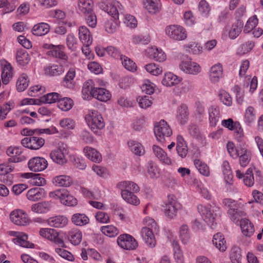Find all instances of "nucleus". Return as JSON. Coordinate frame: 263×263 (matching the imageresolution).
<instances>
[{
	"label": "nucleus",
	"mask_w": 263,
	"mask_h": 263,
	"mask_svg": "<svg viewBox=\"0 0 263 263\" xmlns=\"http://www.w3.org/2000/svg\"><path fill=\"white\" fill-rule=\"evenodd\" d=\"M117 187L121 191L122 198L125 201L134 205L139 204L140 200L134 194L140 191L136 183L130 181H121L117 184Z\"/></svg>",
	"instance_id": "1"
},
{
	"label": "nucleus",
	"mask_w": 263,
	"mask_h": 263,
	"mask_svg": "<svg viewBox=\"0 0 263 263\" xmlns=\"http://www.w3.org/2000/svg\"><path fill=\"white\" fill-rule=\"evenodd\" d=\"M85 120L88 126L96 135H98L105 125L102 115L97 110H88L85 116Z\"/></svg>",
	"instance_id": "2"
},
{
	"label": "nucleus",
	"mask_w": 263,
	"mask_h": 263,
	"mask_svg": "<svg viewBox=\"0 0 263 263\" xmlns=\"http://www.w3.org/2000/svg\"><path fill=\"white\" fill-rule=\"evenodd\" d=\"M197 209L205 222L212 229H214L216 225V218L220 214V208L211 205L200 204L198 205Z\"/></svg>",
	"instance_id": "3"
},
{
	"label": "nucleus",
	"mask_w": 263,
	"mask_h": 263,
	"mask_svg": "<svg viewBox=\"0 0 263 263\" xmlns=\"http://www.w3.org/2000/svg\"><path fill=\"white\" fill-rule=\"evenodd\" d=\"M163 206L164 215L169 219H174L177 215V211L182 207L175 196L173 194L167 196V201Z\"/></svg>",
	"instance_id": "4"
},
{
	"label": "nucleus",
	"mask_w": 263,
	"mask_h": 263,
	"mask_svg": "<svg viewBox=\"0 0 263 263\" xmlns=\"http://www.w3.org/2000/svg\"><path fill=\"white\" fill-rule=\"evenodd\" d=\"M50 198L55 199H60L61 202L67 206H73L77 204V200L73 196L70 195L65 190H57L49 193Z\"/></svg>",
	"instance_id": "5"
},
{
	"label": "nucleus",
	"mask_w": 263,
	"mask_h": 263,
	"mask_svg": "<svg viewBox=\"0 0 263 263\" xmlns=\"http://www.w3.org/2000/svg\"><path fill=\"white\" fill-rule=\"evenodd\" d=\"M165 33L170 39L175 41H183L187 37L185 29L178 25H170L166 26Z\"/></svg>",
	"instance_id": "6"
},
{
	"label": "nucleus",
	"mask_w": 263,
	"mask_h": 263,
	"mask_svg": "<svg viewBox=\"0 0 263 263\" xmlns=\"http://www.w3.org/2000/svg\"><path fill=\"white\" fill-rule=\"evenodd\" d=\"M154 133L157 140L160 143H163L165 138L170 137L172 130L164 120H161L154 127Z\"/></svg>",
	"instance_id": "7"
},
{
	"label": "nucleus",
	"mask_w": 263,
	"mask_h": 263,
	"mask_svg": "<svg viewBox=\"0 0 263 263\" xmlns=\"http://www.w3.org/2000/svg\"><path fill=\"white\" fill-rule=\"evenodd\" d=\"M118 245L122 249L133 250L138 247V242L134 237L127 234L120 235L117 238Z\"/></svg>",
	"instance_id": "8"
},
{
	"label": "nucleus",
	"mask_w": 263,
	"mask_h": 263,
	"mask_svg": "<svg viewBox=\"0 0 263 263\" xmlns=\"http://www.w3.org/2000/svg\"><path fill=\"white\" fill-rule=\"evenodd\" d=\"M11 221L15 225L25 226L30 222V219L27 213L22 210L17 209L13 211L10 214Z\"/></svg>",
	"instance_id": "9"
},
{
	"label": "nucleus",
	"mask_w": 263,
	"mask_h": 263,
	"mask_svg": "<svg viewBox=\"0 0 263 263\" xmlns=\"http://www.w3.org/2000/svg\"><path fill=\"white\" fill-rule=\"evenodd\" d=\"M43 48L45 49H48L46 54L49 57H54L62 59L63 60H67V55L62 51L64 47L63 45H53L51 44H44Z\"/></svg>",
	"instance_id": "10"
},
{
	"label": "nucleus",
	"mask_w": 263,
	"mask_h": 263,
	"mask_svg": "<svg viewBox=\"0 0 263 263\" xmlns=\"http://www.w3.org/2000/svg\"><path fill=\"white\" fill-rule=\"evenodd\" d=\"M179 68L184 73L196 75L201 71L200 65L192 61L190 59L182 61L179 64Z\"/></svg>",
	"instance_id": "11"
},
{
	"label": "nucleus",
	"mask_w": 263,
	"mask_h": 263,
	"mask_svg": "<svg viewBox=\"0 0 263 263\" xmlns=\"http://www.w3.org/2000/svg\"><path fill=\"white\" fill-rule=\"evenodd\" d=\"M21 144L31 149H39L45 144L44 139L37 136L27 137L21 140Z\"/></svg>",
	"instance_id": "12"
},
{
	"label": "nucleus",
	"mask_w": 263,
	"mask_h": 263,
	"mask_svg": "<svg viewBox=\"0 0 263 263\" xmlns=\"http://www.w3.org/2000/svg\"><path fill=\"white\" fill-rule=\"evenodd\" d=\"M39 233L41 236L54 242L59 246L63 247L64 245L63 240L59 238L58 233L53 229L42 228Z\"/></svg>",
	"instance_id": "13"
},
{
	"label": "nucleus",
	"mask_w": 263,
	"mask_h": 263,
	"mask_svg": "<svg viewBox=\"0 0 263 263\" xmlns=\"http://www.w3.org/2000/svg\"><path fill=\"white\" fill-rule=\"evenodd\" d=\"M29 170L33 172H41L45 170L47 166V161L43 157H35L30 159L28 162Z\"/></svg>",
	"instance_id": "14"
},
{
	"label": "nucleus",
	"mask_w": 263,
	"mask_h": 263,
	"mask_svg": "<svg viewBox=\"0 0 263 263\" xmlns=\"http://www.w3.org/2000/svg\"><path fill=\"white\" fill-rule=\"evenodd\" d=\"M66 155V149L64 147H59L51 152L50 157L54 162L62 165L67 162Z\"/></svg>",
	"instance_id": "15"
},
{
	"label": "nucleus",
	"mask_w": 263,
	"mask_h": 263,
	"mask_svg": "<svg viewBox=\"0 0 263 263\" xmlns=\"http://www.w3.org/2000/svg\"><path fill=\"white\" fill-rule=\"evenodd\" d=\"M98 85L103 86L104 82L102 81H100H100H96L95 82L92 80H88L84 83L82 92L84 99H89L91 97L92 91Z\"/></svg>",
	"instance_id": "16"
},
{
	"label": "nucleus",
	"mask_w": 263,
	"mask_h": 263,
	"mask_svg": "<svg viewBox=\"0 0 263 263\" xmlns=\"http://www.w3.org/2000/svg\"><path fill=\"white\" fill-rule=\"evenodd\" d=\"M102 7L103 9L115 20L118 18L120 13H122V6L119 2H112L104 7L103 5Z\"/></svg>",
	"instance_id": "17"
},
{
	"label": "nucleus",
	"mask_w": 263,
	"mask_h": 263,
	"mask_svg": "<svg viewBox=\"0 0 263 263\" xmlns=\"http://www.w3.org/2000/svg\"><path fill=\"white\" fill-rule=\"evenodd\" d=\"M154 229L147 227H143L141 231L142 237L145 243L150 248H154L156 241L154 235Z\"/></svg>",
	"instance_id": "18"
},
{
	"label": "nucleus",
	"mask_w": 263,
	"mask_h": 263,
	"mask_svg": "<svg viewBox=\"0 0 263 263\" xmlns=\"http://www.w3.org/2000/svg\"><path fill=\"white\" fill-rule=\"evenodd\" d=\"M53 207V202L50 201H43L31 205V211L37 214H46L50 211Z\"/></svg>",
	"instance_id": "19"
},
{
	"label": "nucleus",
	"mask_w": 263,
	"mask_h": 263,
	"mask_svg": "<svg viewBox=\"0 0 263 263\" xmlns=\"http://www.w3.org/2000/svg\"><path fill=\"white\" fill-rule=\"evenodd\" d=\"M7 155L10 157L8 161L10 163H16L23 161L24 156H20L22 153V149L18 147H9L6 151Z\"/></svg>",
	"instance_id": "20"
},
{
	"label": "nucleus",
	"mask_w": 263,
	"mask_h": 263,
	"mask_svg": "<svg viewBox=\"0 0 263 263\" xmlns=\"http://www.w3.org/2000/svg\"><path fill=\"white\" fill-rule=\"evenodd\" d=\"M189 111L186 105L182 104L177 109L176 119L180 125L185 124L189 120Z\"/></svg>",
	"instance_id": "21"
},
{
	"label": "nucleus",
	"mask_w": 263,
	"mask_h": 263,
	"mask_svg": "<svg viewBox=\"0 0 263 263\" xmlns=\"http://www.w3.org/2000/svg\"><path fill=\"white\" fill-rule=\"evenodd\" d=\"M46 196V192L44 189L34 187L28 191L27 198L31 201H36L44 199Z\"/></svg>",
	"instance_id": "22"
},
{
	"label": "nucleus",
	"mask_w": 263,
	"mask_h": 263,
	"mask_svg": "<svg viewBox=\"0 0 263 263\" xmlns=\"http://www.w3.org/2000/svg\"><path fill=\"white\" fill-rule=\"evenodd\" d=\"M152 149L154 155L161 163L166 165L172 164V160L162 148L158 145H154Z\"/></svg>",
	"instance_id": "23"
},
{
	"label": "nucleus",
	"mask_w": 263,
	"mask_h": 263,
	"mask_svg": "<svg viewBox=\"0 0 263 263\" xmlns=\"http://www.w3.org/2000/svg\"><path fill=\"white\" fill-rule=\"evenodd\" d=\"M223 74L222 65L220 63L212 66L210 69L209 78L211 82L215 83L220 80Z\"/></svg>",
	"instance_id": "24"
},
{
	"label": "nucleus",
	"mask_w": 263,
	"mask_h": 263,
	"mask_svg": "<svg viewBox=\"0 0 263 263\" xmlns=\"http://www.w3.org/2000/svg\"><path fill=\"white\" fill-rule=\"evenodd\" d=\"M146 53L150 59L160 62L164 61L166 58V54L162 50L156 47L148 48L146 50Z\"/></svg>",
	"instance_id": "25"
},
{
	"label": "nucleus",
	"mask_w": 263,
	"mask_h": 263,
	"mask_svg": "<svg viewBox=\"0 0 263 263\" xmlns=\"http://www.w3.org/2000/svg\"><path fill=\"white\" fill-rule=\"evenodd\" d=\"M93 97L100 101L106 102L111 98V94L107 89L99 87L97 85L92 91Z\"/></svg>",
	"instance_id": "26"
},
{
	"label": "nucleus",
	"mask_w": 263,
	"mask_h": 263,
	"mask_svg": "<svg viewBox=\"0 0 263 263\" xmlns=\"http://www.w3.org/2000/svg\"><path fill=\"white\" fill-rule=\"evenodd\" d=\"M143 5L148 13L153 14L158 13L161 8L160 0H144Z\"/></svg>",
	"instance_id": "27"
},
{
	"label": "nucleus",
	"mask_w": 263,
	"mask_h": 263,
	"mask_svg": "<svg viewBox=\"0 0 263 263\" xmlns=\"http://www.w3.org/2000/svg\"><path fill=\"white\" fill-rule=\"evenodd\" d=\"M181 81V78L169 72L165 73L162 84L166 87H171L178 84Z\"/></svg>",
	"instance_id": "28"
},
{
	"label": "nucleus",
	"mask_w": 263,
	"mask_h": 263,
	"mask_svg": "<svg viewBox=\"0 0 263 263\" xmlns=\"http://www.w3.org/2000/svg\"><path fill=\"white\" fill-rule=\"evenodd\" d=\"M13 77L12 67L11 64L6 62L2 68L1 78L4 85L8 84Z\"/></svg>",
	"instance_id": "29"
},
{
	"label": "nucleus",
	"mask_w": 263,
	"mask_h": 263,
	"mask_svg": "<svg viewBox=\"0 0 263 263\" xmlns=\"http://www.w3.org/2000/svg\"><path fill=\"white\" fill-rule=\"evenodd\" d=\"M85 156L92 162L99 163L102 158L101 154L95 148L90 146H86L83 149Z\"/></svg>",
	"instance_id": "30"
},
{
	"label": "nucleus",
	"mask_w": 263,
	"mask_h": 263,
	"mask_svg": "<svg viewBox=\"0 0 263 263\" xmlns=\"http://www.w3.org/2000/svg\"><path fill=\"white\" fill-rule=\"evenodd\" d=\"M50 25L46 23H39L33 26L32 33L35 36H41L47 34L50 31Z\"/></svg>",
	"instance_id": "31"
},
{
	"label": "nucleus",
	"mask_w": 263,
	"mask_h": 263,
	"mask_svg": "<svg viewBox=\"0 0 263 263\" xmlns=\"http://www.w3.org/2000/svg\"><path fill=\"white\" fill-rule=\"evenodd\" d=\"M240 227L242 234L246 237H250L254 233V226L248 219H241Z\"/></svg>",
	"instance_id": "32"
},
{
	"label": "nucleus",
	"mask_w": 263,
	"mask_h": 263,
	"mask_svg": "<svg viewBox=\"0 0 263 263\" xmlns=\"http://www.w3.org/2000/svg\"><path fill=\"white\" fill-rule=\"evenodd\" d=\"M68 220L64 216H57L49 218L47 220L48 224L52 227L62 228L68 223Z\"/></svg>",
	"instance_id": "33"
},
{
	"label": "nucleus",
	"mask_w": 263,
	"mask_h": 263,
	"mask_svg": "<svg viewBox=\"0 0 263 263\" xmlns=\"http://www.w3.org/2000/svg\"><path fill=\"white\" fill-rule=\"evenodd\" d=\"M79 38L83 45H90L92 39L89 29L84 26H81L79 28Z\"/></svg>",
	"instance_id": "34"
},
{
	"label": "nucleus",
	"mask_w": 263,
	"mask_h": 263,
	"mask_svg": "<svg viewBox=\"0 0 263 263\" xmlns=\"http://www.w3.org/2000/svg\"><path fill=\"white\" fill-rule=\"evenodd\" d=\"M94 4L92 0H78V10L80 14H85L93 10Z\"/></svg>",
	"instance_id": "35"
},
{
	"label": "nucleus",
	"mask_w": 263,
	"mask_h": 263,
	"mask_svg": "<svg viewBox=\"0 0 263 263\" xmlns=\"http://www.w3.org/2000/svg\"><path fill=\"white\" fill-rule=\"evenodd\" d=\"M35 133L37 134H46L47 135H51L54 134H58L59 131L58 129L54 126H51L50 128H44V129H36L34 130L24 129L22 132V134H26L28 136H32Z\"/></svg>",
	"instance_id": "36"
},
{
	"label": "nucleus",
	"mask_w": 263,
	"mask_h": 263,
	"mask_svg": "<svg viewBox=\"0 0 263 263\" xmlns=\"http://www.w3.org/2000/svg\"><path fill=\"white\" fill-rule=\"evenodd\" d=\"M220 118L219 108L216 106H212L209 109V118L210 125L215 126Z\"/></svg>",
	"instance_id": "37"
},
{
	"label": "nucleus",
	"mask_w": 263,
	"mask_h": 263,
	"mask_svg": "<svg viewBox=\"0 0 263 263\" xmlns=\"http://www.w3.org/2000/svg\"><path fill=\"white\" fill-rule=\"evenodd\" d=\"M23 177L26 178H30L29 182L30 184L35 186H43L46 184L45 179L41 177L40 174L32 173H25Z\"/></svg>",
	"instance_id": "38"
},
{
	"label": "nucleus",
	"mask_w": 263,
	"mask_h": 263,
	"mask_svg": "<svg viewBox=\"0 0 263 263\" xmlns=\"http://www.w3.org/2000/svg\"><path fill=\"white\" fill-rule=\"evenodd\" d=\"M238 158L241 166L246 167L251 159V152L245 147H241Z\"/></svg>",
	"instance_id": "39"
},
{
	"label": "nucleus",
	"mask_w": 263,
	"mask_h": 263,
	"mask_svg": "<svg viewBox=\"0 0 263 263\" xmlns=\"http://www.w3.org/2000/svg\"><path fill=\"white\" fill-rule=\"evenodd\" d=\"M243 23L239 21H237L233 24L228 30L229 37L232 39H235L242 31Z\"/></svg>",
	"instance_id": "40"
},
{
	"label": "nucleus",
	"mask_w": 263,
	"mask_h": 263,
	"mask_svg": "<svg viewBox=\"0 0 263 263\" xmlns=\"http://www.w3.org/2000/svg\"><path fill=\"white\" fill-rule=\"evenodd\" d=\"M71 220L74 225L78 226H85L89 222V218L85 214L81 213H76L72 215Z\"/></svg>",
	"instance_id": "41"
},
{
	"label": "nucleus",
	"mask_w": 263,
	"mask_h": 263,
	"mask_svg": "<svg viewBox=\"0 0 263 263\" xmlns=\"http://www.w3.org/2000/svg\"><path fill=\"white\" fill-rule=\"evenodd\" d=\"M53 182L57 186L67 187L71 184L72 180L69 176L62 175L54 177Z\"/></svg>",
	"instance_id": "42"
},
{
	"label": "nucleus",
	"mask_w": 263,
	"mask_h": 263,
	"mask_svg": "<svg viewBox=\"0 0 263 263\" xmlns=\"http://www.w3.org/2000/svg\"><path fill=\"white\" fill-rule=\"evenodd\" d=\"M75 76V69L73 68H70L64 78L63 85L68 88H72L74 85L73 79Z\"/></svg>",
	"instance_id": "43"
},
{
	"label": "nucleus",
	"mask_w": 263,
	"mask_h": 263,
	"mask_svg": "<svg viewBox=\"0 0 263 263\" xmlns=\"http://www.w3.org/2000/svg\"><path fill=\"white\" fill-rule=\"evenodd\" d=\"M68 239L73 245H78L82 238V232L78 229H72L68 232Z\"/></svg>",
	"instance_id": "44"
},
{
	"label": "nucleus",
	"mask_w": 263,
	"mask_h": 263,
	"mask_svg": "<svg viewBox=\"0 0 263 263\" xmlns=\"http://www.w3.org/2000/svg\"><path fill=\"white\" fill-rule=\"evenodd\" d=\"M172 245L174 251V257L177 263H183L184 257L183 252L179 245V242L173 240L172 242Z\"/></svg>",
	"instance_id": "45"
},
{
	"label": "nucleus",
	"mask_w": 263,
	"mask_h": 263,
	"mask_svg": "<svg viewBox=\"0 0 263 263\" xmlns=\"http://www.w3.org/2000/svg\"><path fill=\"white\" fill-rule=\"evenodd\" d=\"M213 244L220 251H224L227 248L226 241L223 236L220 233H218L214 235Z\"/></svg>",
	"instance_id": "46"
},
{
	"label": "nucleus",
	"mask_w": 263,
	"mask_h": 263,
	"mask_svg": "<svg viewBox=\"0 0 263 263\" xmlns=\"http://www.w3.org/2000/svg\"><path fill=\"white\" fill-rule=\"evenodd\" d=\"M16 59L17 62L23 66L27 64L30 60L29 54L23 49H20L16 51Z\"/></svg>",
	"instance_id": "47"
},
{
	"label": "nucleus",
	"mask_w": 263,
	"mask_h": 263,
	"mask_svg": "<svg viewBox=\"0 0 263 263\" xmlns=\"http://www.w3.org/2000/svg\"><path fill=\"white\" fill-rule=\"evenodd\" d=\"M12 241L16 245H19L24 248H32V243H30L28 241V236L22 232L17 235V238L12 239Z\"/></svg>",
	"instance_id": "48"
},
{
	"label": "nucleus",
	"mask_w": 263,
	"mask_h": 263,
	"mask_svg": "<svg viewBox=\"0 0 263 263\" xmlns=\"http://www.w3.org/2000/svg\"><path fill=\"white\" fill-rule=\"evenodd\" d=\"M128 146L130 151L136 155L141 156L144 154L143 146L136 141L129 140L128 142Z\"/></svg>",
	"instance_id": "49"
},
{
	"label": "nucleus",
	"mask_w": 263,
	"mask_h": 263,
	"mask_svg": "<svg viewBox=\"0 0 263 263\" xmlns=\"http://www.w3.org/2000/svg\"><path fill=\"white\" fill-rule=\"evenodd\" d=\"M29 80L28 76L22 73L18 78L16 82V89L18 91L22 92L25 90L28 86Z\"/></svg>",
	"instance_id": "50"
},
{
	"label": "nucleus",
	"mask_w": 263,
	"mask_h": 263,
	"mask_svg": "<svg viewBox=\"0 0 263 263\" xmlns=\"http://www.w3.org/2000/svg\"><path fill=\"white\" fill-rule=\"evenodd\" d=\"M73 105V102L72 99L69 98L64 97L61 98L60 97L58 102V106L59 108L65 111L69 110Z\"/></svg>",
	"instance_id": "51"
},
{
	"label": "nucleus",
	"mask_w": 263,
	"mask_h": 263,
	"mask_svg": "<svg viewBox=\"0 0 263 263\" xmlns=\"http://www.w3.org/2000/svg\"><path fill=\"white\" fill-rule=\"evenodd\" d=\"M179 237L184 244H187L190 240L191 234L189 227L186 224H182L179 229Z\"/></svg>",
	"instance_id": "52"
},
{
	"label": "nucleus",
	"mask_w": 263,
	"mask_h": 263,
	"mask_svg": "<svg viewBox=\"0 0 263 263\" xmlns=\"http://www.w3.org/2000/svg\"><path fill=\"white\" fill-rule=\"evenodd\" d=\"M64 68L62 65H52L45 68V73L49 76H58L64 72Z\"/></svg>",
	"instance_id": "53"
},
{
	"label": "nucleus",
	"mask_w": 263,
	"mask_h": 263,
	"mask_svg": "<svg viewBox=\"0 0 263 263\" xmlns=\"http://www.w3.org/2000/svg\"><path fill=\"white\" fill-rule=\"evenodd\" d=\"M194 165L199 172L204 176H209L210 174L209 166L206 163L199 159H195L194 161Z\"/></svg>",
	"instance_id": "54"
},
{
	"label": "nucleus",
	"mask_w": 263,
	"mask_h": 263,
	"mask_svg": "<svg viewBox=\"0 0 263 263\" xmlns=\"http://www.w3.org/2000/svg\"><path fill=\"white\" fill-rule=\"evenodd\" d=\"M222 170L226 182L228 184H231L233 179V175L229 163L227 161L223 162Z\"/></svg>",
	"instance_id": "55"
},
{
	"label": "nucleus",
	"mask_w": 263,
	"mask_h": 263,
	"mask_svg": "<svg viewBox=\"0 0 263 263\" xmlns=\"http://www.w3.org/2000/svg\"><path fill=\"white\" fill-rule=\"evenodd\" d=\"M228 214L232 221L234 223H237L240 218L245 215V212L236 208H230L228 211Z\"/></svg>",
	"instance_id": "56"
},
{
	"label": "nucleus",
	"mask_w": 263,
	"mask_h": 263,
	"mask_svg": "<svg viewBox=\"0 0 263 263\" xmlns=\"http://www.w3.org/2000/svg\"><path fill=\"white\" fill-rule=\"evenodd\" d=\"M121 61L122 65L127 70L133 72L137 70V67L136 63L127 57L125 55L121 57Z\"/></svg>",
	"instance_id": "57"
},
{
	"label": "nucleus",
	"mask_w": 263,
	"mask_h": 263,
	"mask_svg": "<svg viewBox=\"0 0 263 263\" xmlns=\"http://www.w3.org/2000/svg\"><path fill=\"white\" fill-rule=\"evenodd\" d=\"M61 96L57 92L48 93L41 98L40 102L44 103L51 104L58 101Z\"/></svg>",
	"instance_id": "58"
},
{
	"label": "nucleus",
	"mask_w": 263,
	"mask_h": 263,
	"mask_svg": "<svg viewBox=\"0 0 263 263\" xmlns=\"http://www.w3.org/2000/svg\"><path fill=\"white\" fill-rule=\"evenodd\" d=\"M101 231L106 236L109 237H114L117 236L119 233V230L112 225L103 226L101 228Z\"/></svg>",
	"instance_id": "59"
},
{
	"label": "nucleus",
	"mask_w": 263,
	"mask_h": 263,
	"mask_svg": "<svg viewBox=\"0 0 263 263\" xmlns=\"http://www.w3.org/2000/svg\"><path fill=\"white\" fill-rule=\"evenodd\" d=\"M230 257L232 263H241V254L240 249L238 247H233L231 250Z\"/></svg>",
	"instance_id": "60"
},
{
	"label": "nucleus",
	"mask_w": 263,
	"mask_h": 263,
	"mask_svg": "<svg viewBox=\"0 0 263 263\" xmlns=\"http://www.w3.org/2000/svg\"><path fill=\"white\" fill-rule=\"evenodd\" d=\"M242 146L236 148L232 142H228L227 144V151L230 156L233 159H237L239 157L241 148Z\"/></svg>",
	"instance_id": "61"
},
{
	"label": "nucleus",
	"mask_w": 263,
	"mask_h": 263,
	"mask_svg": "<svg viewBox=\"0 0 263 263\" xmlns=\"http://www.w3.org/2000/svg\"><path fill=\"white\" fill-rule=\"evenodd\" d=\"M258 19L256 15H254L249 18L247 22L244 29L243 32L245 33H250L257 25Z\"/></svg>",
	"instance_id": "62"
},
{
	"label": "nucleus",
	"mask_w": 263,
	"mask_h": 263,
	"mask_svg": "<svg viewBox=\"0 0 263 263\" xmlns=\"http://www.w3.org/2000/svg\"><path fill=\"white\" fill-rule=\"evenodd\" d=\"M218 96L221 102L226 106H230L232 104V98L230 95L226 90H220L218 93Z\"/></svg>",
	"instance_id": "63"
},
{
	"label": "nucleus",
	"mask_w": 263,
	"mask_h": 263,
	"mask_svg": "<svg viewBox=\"0 0 263 263\" xmlns=\"http://www.w3.org/2000/svg\"><path fill=\"white\" fill-rule=\"evenodd\" d=\"M147 72L153 76H158L162 72V69L159 65L154 63L146 64L144 66Z\"/></svg>",
	"instance_id": "64"
}]
</instances>
